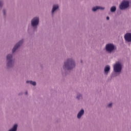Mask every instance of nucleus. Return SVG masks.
I'll return each mask as SVG.
<instances>
[{"mask_svg":"<svg viewBox=\"0 0 131 131\" xmlns=\"http://www.w3.org/2000/svg\"><path fill=\"white\" fill-rule=\"evenodd\" d=\"M74 67H75V63L72 59H68L67 61L64 62L63 68H67V69L69 70L72 69Z\"/></svg>","mask_w":131,"mask_h":131,"instance_id":"1","label":"nucleus"},{"mask_svg":"<svg viewBox=\"0 0 131 131\" xmlns=\"http://www.w3.org/2000/svg\"><path fill=\"white\" fill-rule=\"evenodd\" d=\"M128 7H129V2H128V1H124L120 5V10H124V9H127Z\"/></svg>","mask_w":131,"mask_h":131,"instance_id":"2","label":"nucleus"},{"mask_svg":"<svg viewBox=\"0 0 131 131\" xmlns=\"http://www.w3.org/2000/svg\"><path fill=\"white\" fill-rule=\"evenodd\" d=\"M121 63L118 62L114 66V70L115 72H120L121 71Z\"/></svg>","mask_w":131,"mask_h":131,"instance_id":"3","label":"nucleus"},{"mask_svg":"<svg viewBox=\"0 0 131 131\" xmlns=\"http://www.w3.org/2000/svg\"><path fill=\"white\" fill-rule=\"evenodd\" d=\"M13 56L11 54H9L7 56V60L8 61L7 66L8 67H11L13 65V60H12V58Z\"/></svg>","mask_w":131,"mask_h":131,"instance_id":"4","label":"nucleus"},{"mask_svg":"<svg viewBox=\"0 0 131 131\" xmlns=\"http://www.w3.org/2000/svg\"><path fill=\"white\" fill-rule=\"evenodd\" d=\"M39 23V18L38 17H34L31 21V25L33 27L34 26H37Z\"/></svg>","mask_w":131,"mask_h":131,"instance_id":"5","label":"nucleus"},{"mask_svg":"<svg viewBox=\"0 0 131 131\" xmlns=\"http://www.w3.org/2000/svg\"><path fill=\"white\" fill-rule=\"evenodd\" d=\"M105 49L107 52L111 53V51L114 50V45H113V44H107L105 47Z\"/></svg>","mask_w":131,"mask_h":131,"instance_id":"6","label":"nucleus"},{"mask_svg":"<svg viewBox=\"0 0 131 131\" xmlns=\"http://www.w3.org/2000/svg\"><path fill=\"white\" fill-rule=\"evenodd\" d=\"M23 41H24V40H21L19 41V42L17 43L15 46V47L12 49V53H15V52H16V50L18 49V48H19V47H20V46H21V45H22V43L23 42Z\"/></svg>","mask_w":131,"mask_h":131,"instance_id":"7","label":"nucleus"},{"mask_svg":"<svg viewBox=\"0 0 131 131\" xmlns=\"http://www.w3.org/2000/svg\"><path fill=\"white\" fill-rule=\"evenodd\" d=\"M124 38L126 41H128V42H130L131 41V34L130 33H126L124 36Z\"/></svg>","mask_w":131,"mask_h":131,"instance_id":"8","label":"nucleus"},{"mask_svg":"<svg viewBox=\"0 0 131 131\" xmlns=\"http://www.w3.org/2000/svg\"><path fill=\"white\" fill-rule=\"evenodd\" d=\"M84 113V111L83 110H81L77 115V118L79 119L82 115H83V114Z\"/></svg>","mask_w":131,"mask_h":131,"instance_id":"9","label":"nucleus"},{"mask_svg":"<svg viewBox=\"0 0 131 131\" xmlns=\"http://www.w3.org/2000/svg\"><path fill=\"white\" fill-rule=\"evenodd\" d=\"M105 8L104 7H96L92 9V11L93 12H96L97 10H104Z\"/></svg>","mask_w":131,"mask_h":131,"instance_id":"10","label":"nucleus"},{"mask_svg":"<svg viewBox=\"0 0 131 131\" xmlns=\"http://www.w3.org/2000/svg\"><path fill=\"white\" fill-rule=\"evenodd\" d=\"M110 71V67L109 66H106L104 68V72L106 74L109 72Z\"/></svg>","mask_w":131,"mask_h":131,"instance_id":"11","label":"nucleus"},{"mask_svg":"<svg viewBox=\"0 0 131 131\" xmlns=\"http://www.w3.org/2000/svg\"><path fill=\"white\" fill-rule=\"evenodd\" d=\"M58 9H59V6L58 5H54L52 11V14H53L56 10H58Z\"/></svg>","mask_w":131,"mask_h":131,"instance_id":"12","label":"nucleus"},{"mask_svg":"<svg viewBox=\"0 0 131 131\" xmlns=\"http://www.w3.org/2000/svg\"><path fill=\"white\" fill-rule=\"evenodd\" d=\"M17 127H18V125L15 124L12 128L9 131H17Z\"/></svg>","mask_w":131,"mask_h":131,"instance_id":"13","label":"nucleus"},{"mask_svg":"<svg viewBox=\"0 0 131 131\" xmlns=\"http://www.w3.org/2000/svg\"><path fill=\"white\" fill-rule=\"evenodd\" d=\"M27 83H30V84H32V85H36V82L35 81H27Z\"/></svg>","mask_w":131,"mask_h":131,"instance_id":"14","label":"nucleus"},{"mask_svg":"<svg viewBox=\"0 0 131 131\" xmlns=\"http://www.w3.org/2000/svg\"><path fill=\"white\" fill-rule=\"evenodd\" d=\"M116 11V7L113 6L111 8V12H115Z\"/></svg>","mask_w":131,"mask_h":131,"instance_id":"15","label":"nucleus"},{"mask_svg":"<svg viewBox=\"0 0 131 131\" xmlns=\"http://www.w3.org/2000/svg\"><path fill=\"white\" fill-rule=\"evenodd\" d=\"M77 99H78V100H79V99H81V95H79V96H77Z\"/></svg>","mask_w":131,"mask_h":131,"instance_id":"16","label":"nucleus"},{"mask_svg":"<svg viewBox=\"0 0 131 131\" xmlns=\"http://www.w3.org/2000/svg\"><path fill=\"white\" fill-rule=\"evenodd\" d=\"M107 107H108V108H110V107H112V103H111L109 104H108Z\"/></svg>","mask_w":131,"mask_h":131,"instance_id":"17","label":"nucleus"},{"mask_svg":"<svg viewBox=\"0 0 131 131\" xmlns=\"http://www.w3.org/2000/svg\"><path fill=\"white\" fill-rule=\"evenodd\" d=\"M3 6V2L2 1H0V7H2Z\"/></svg>","mask_w":131,"mask_h":131,"instance_id":"18","label":"nucleus"},{"mask_svg":"<svg viewBox=\"0 0 131 131\" xmlns=\"http://www.w3.org/2000/svg\"><path fill=\"white\" fill-rule=\"evenodd\" d=\"M109 19H110L109 17H108V16H107V17H106V19H107V20H109Z\"/></svg>","mask_w":131,"mask_h":131,"instance_id":"19","label":"nucleus"},{"mask_svg":"<svg viewBox=\"0 0 131 131\" xmlns=\"http://www.w3.org/2000/svg\"><path fill=\"white\" fill-rule=\"evenodd\" d=\"M25 94H26V95H27V92H26Z\"/></svg>","mask_w":131,"mask_h":131,"instance_id":"20","label":"nucleus"},{"mask_svg":"<svg viewBox=\"0 0 131 131\" xmlns=\"http://www.w3.org/2000/svg\"><path fill=\"white\" fill-rule=\"evenodd\" d=\"M4 14H5V12H4Z\"/></svg>","mask_w":131,"mask_h":131,"instance_id":"21","label":"nucleus"}]
</instances>
